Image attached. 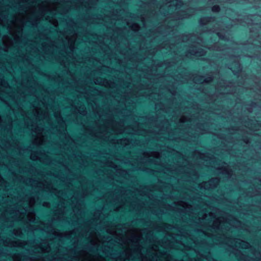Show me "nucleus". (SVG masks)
I'll use <instances>...</instances> for the list:
<instances>
[{"label": "nucleus", "mask_w": 261, "mask_h": 261, "mask_svg": "<svg viewBox=\"0 0 261 261\" xmlns=\"http://www.w3.org/2000/svg\"><path fill=\"white\" fill-rule=\"evenodd\" d=\"M50 250V247L47 246L45 249H43V251L45 252H48Z\"/></svg>", "instance_id": "ddd939ff"}, {"label": "nucleus", "mask_w": 261, "mask_h": 261, "mask_svg": "<svg viewBox=\"0 0 261 261\" xmlns=\"http://www.w3.org/2000/svg\"><path fill=\"white\" fill-rule=\"evenodd\" d=\"M235 242V247H236L246 249L250 247V244L247 242L240 240H237Z\"/></svg>", "instance_id": "20e7f679"}, {"label": "nucleus", "mask_w": 261, "mask_h": 261, "mask_svg": "<svg viewBox=\"0 0 261 261\" xmlns=\"http://www.w3.org/2000/svg\"><path fill=\"white\" fill-rule=\"evenodd\" d=\"M206 217H207L206 215V214H204V217H203V218H202V219H206Z\"/></svg>", "instance_id": "a211bd4d"}, {"label": "nucleus", "mask_w": 261, "mask_h": 261, "mask_svg": "<svg viewBox=\"0 0 261 261\" xmlns=\"http://www.w3.org/2000/svg\"><path fill=\"white\" fill-rule=\"evenodd\" d=\"M180 121L181 122H184L185 121L184 117H182L180 119Z\"/></svg>", "instance_id": "dca6fc26"}, {"label": "nucleus", "mask_w": 261, "mask_h": 261, "mask_svg": "<svg viewBox=\"0 0 261 261\" xmlns=\"http://www.w3.org/2000/svg\"><path fill=\"white\" fill-rule=\"evenodd\" d=\"M139 240H140V237H139L137 239V241H138Z\"/></svg>", "instance_id": "4be33fe9"}, {"label": "nucleus", "mask_w": 261, "mask_h": 261, "mask_svg": "<svg viewBox=\"0 0 261 261\" xmlns=\"http://www.w3.org/2000/svg\"><path fill=\"white\" fill-rule=\"evenodd\" d=\"M253 254H254V256H253V257H251V258H253V259L257 258H258V257L256 256L255 252H254V253H253Z\"/></svg>", "instance_id": "2eb2a0df"}, {"label": "nucleus", "mask_w": 261, "mask_h": 261, "mask_svg": "<svg viewBox=\"0 0 261 261\" xmlns=\"http://www.w3.org/2000/svg\"><path fill=\"white\" fill-rule=\"evenodd\" d=\"M139 28H140V27L138 24H133L132 25V30L135 31H137L138 30H139Z\"/></svg>", "instance_id": "6e6552de"}, {"label": "nucleus", "mask_w": 261, "mask_h": 261, "mask_svg": "<svg viewBox=\"0 0 261 261\" xmlns=\"http://www.w3.org/2000/svg\"><path fill=\"white\" fill-rule=\"evenodd\" d=\"M43 205H44V206H47V205H48V203H46V202H44V203H43Z\"/></svg>", "instance_id": "6ab92c4d"}, {"label": "nucleus", "mask_w": 261, "mask_h": 261, "mask_svg": "<svg viewBox=\"0 0 261 261\" xmlns=\"http://www.w3.org/2000/svg\"><path fill=\"white\" fill-rule=\"evenodd\" d=\"M114 2L117 3H121V1H114Z\"/></svg>", "instance_id": "aec40b11"}, {"label": "nucleus", "mask_w": 261, "mask_h": 261, "mask_svg": "<svg viewBox=\"0 0 261 261\" xmlns=\"http://www.w3.org/2000/svg\"><path fill=\"white\" fill-rule=\"evenodd\" d=\"M19 218H20L19 217H18V218H14V220H17V219H19Z\"/></svg>", "instance_id": "412c9836"}, {"label": "nucleus", "mask_w": 261, "mask_h": 261, "mask_svg": "<svg viewBox=\"0 0 261 261\" xmlns=\"http://www.w3.org/2000/svg\"><path fill=\"white\" fill-rule=\"evenodd\" d=\"M0 24L3 25H5V24L3 22V20H2L1 18H0Z\"/></svg>", "instance_id": "4468645a"}, {"label": "nucleus", "mask_w": 261, "mask_h": 261, "mask_svg": "<svg viewBox=\"0 0 261 261\" xmlns=\"http://www.w3.org/2000/svg\"><path fill=\"white\" fill-rule=\"evenodd\" d=\"M35 199L34 197H31L30 198H29V201H28V204H29V208L30 209L32 208L34 204H35Z\"/></svg>", "instance_id": "0eeeda50"}, {"label": "nucleus", "mask_w": 261, "mask_h": 261, "mask_svg": "<svg viewBox=\"0 0 261 261\" xmlns=\"http://www.w3.org/2000/svg\"><path fill=\"white\" fill-rule=\"evenodd\" d=\"M151 154H152V156H153L156 158H158L160 156V153L158 152H152L151 153Z\"/></svg>", "instance_id": "9d476101"}, {"label": "nucleus", "mask_w": 261, "mask_h": 261, "mask_svg": "<svg viewBox=\"0 0 261 261\" xmlns=\"http://www.w3.org/2000/svg\"><path fill=\"white\" fill-rule=\"evenodd\" d=\"M221 221V218L215 219L212 224L213 227L217 229L222 228L223 223Z\"/></svg>", "instance_id": "39448f33"}, {"label": "nucleus", "mask_w": 261, "mask_h": 261, "mask_svg": "<svg viewBox=\"0 0 261 261\" xmlns=\"http://www.w3.org/2000/svg\"><path fill=\"white\" fill-rule=\"evenodd\" d=\"M217 34L220 38H222V37L220 35L219 33H217Z\"/></svg>", "instance_id": "f3484780"}, {"label": "nucleus", "mask_w": 261, "mask_h": 261, "mask_svg": "<svg viewBox=\"0 0 261 261\" xmlns=\"http://www.w3.org/2000/svg\"><path fill=\"white\" fill-rule=\"evenodd\" d=\"M186 17H187V16H182V17H181V18H186Z\"/></svg>", "instance_id": "5701e85b"}, {"label": "nucleus", "mask_w": 261, "mask_h": 261, "mask_svg": "<svg viewBox=\"0 0 261 261\" xmlns=\"http://www.w3.org/2000/svg\"><path fill=\"white\" fill-rule=\"evenodd\" d=\"M167 3L170 4L169 5V6L170 7H175V10H177L178 9L180 8L182 5V2L179 0H171L170 2H168Z\"/></svg>", "instance_id": "7ed1b4c3"}, {"label": "nucleus", "mask_w": 261, "mask_h": 261, "mask_svg": "<svg viewBox=\"0 0 261 261\" xmlns=\"http://www.w3.org/2000/svg\"><path fill=\"white\" fill-rule=\"evenodd\" d=\"M31 159L33 160H38V157L35 155L33 153H32L31 155Z\"/></svg>", "instance_id": "f8f14e48"}, {"label": "nucleus", "mask_w": 261, "mask_h": 261, "mask_svg": "<svg viewBox=\"0 0 261 261\" xmlns=\"http://www.w3.org/2000/svg\"><path fill=\"white\" fill-rule=\"evenodd\" d=\"M193 54H194L196 55L202 56L204 55V52L203 51V50L199 53L198 51H195L194 53H193Z\"/></svg>", "instance_id": "9b49d317"}, {"label": "nucleus", "mask_w": 261, "mask_h": 261, "mask_svg": "<svg viewBox=\"0 0 261 261\" xmlns=\"http://www.w3.org/2000/svg\"><path fill=\"white\" fill-rule=\"evenodd\" d=\"M200 23H202V19H201V20H200Z\"/></svg>", "instance_id": "b1692460"}, {"label": "nucleus", "mask_w": 261, "mask_h": 261, "mask_svg": "<svg viewBox=\"0 0 261 261\" xmlns=\"http://www.w3.org/2000/svg\"><path fill=\"white\" fill-rule=\"evenodd\" d=\"M5 245L9 247H17L20 246L19 243L16 241H11L7 240L5 243Z\"/></svg>", "instance_id": "423d86ee"}, {"label": "nucleus", "mask_w": 261, "mask_h": 261, "mask_svg": "<svg viewBox=\"0 0 261 261\" xmlns=\"http://www.w3.org/2000/svg\"><path fill=\"white\" fill-rule=\"evenodd\" d=\"M219 180L217 178H213L208 181H205L202 184V187L204 188H213L218 185Z\"/></svg>", "instance_id": "f03ea898"}, {"label": "nucleus", "mask_w": 261, "mask_h": 261, "mask_svg": "<svg viewBox=\"0 0 261 261\" xmlns=\"http://www.w3.org/2000/svg\"><path fill=\"white\" fill-rule=\"evenodd\" d=\"M22 211H23V212H19V211L18 210H16L15 211L16 215H17L18 213H20V215L23 214L24 213H25V214L28 213L27 216H28V220L30 222H33L35 221V220H36L35 215L33 210H31V212H28V208H25Z\"/></svg>", "instance_id": "f257e3e1"}, {"label": "nucleus", "mask_w": 261, "mask_h": 261, "mask_svg": "<svg viewBox=\"0 0 261 261\" xmlns=\"http://www.w3.org/2000/svg\"><path fill=\"white\" fill-rule=\"evenodd\" d=\"M212 10L213 12H216L219 11L220 8L218 6H214L212 7Z\"/></svg>", "instance_id": "1a4fd4ad"}]
</instances>
